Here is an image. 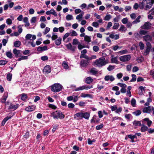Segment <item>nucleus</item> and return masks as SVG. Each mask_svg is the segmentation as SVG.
I'll list each match as a JSON object with an SVG mask.
<instances>
[{"label": "nucleus", "mask_w": 154, "mask_h": 154, "mask_svg": "<svg viewBox=\"0 0 154 154\" xmlns=\"http://www.w3.org/2000/svg\"><path fill=\"white\" fill-rule=\"evenodd\" d=\"M35 108V106L33 105H32L26 107L25 110L28 112H31L34 110Z\"/></svg>", "instance_id": "obj_15"}, {"label": "nucleus", "mask_w": 154, "mask_h": 154, "mask_svg": "<svg viewBox=\"0 0 154 154\" xmlns=\"http://www.w3.org/2000/svg\"><path fill=\"white\" fill-rule=\"evenodd\" d=\"M80 58H84L86 59L87 60H90V57H89L88 56L85 55L83 56L82 55H80Z\"/></svg>", "instance_id": "obj_45"}, {"label": "nucleus", "mask_w": 154, "mask_h": 154, "mask_svg": "<svg viewBox=\"0 0 154 154\" xmlns=\"http://www.w3.org/2000/svg\"><path fill=\"white\" fill-rule=\"evenodd\" d=\"M7 63V61L5 60H0V65H5Z\"/></svg>", "instance_id": "obj_60"}, {"label": "nucleus", "mask_w": 154, "mask_h": 154, "mask_svg": "<svg viewBox=\"0 0 154 154\" xmlns=\"http://www.w3.org/2000/svg\"><path fill=\"white\" fill-rule=\"evenodd\" d=\"M90 95L88 94H84L82 93L81 94V97H90Z\"/></svg>", "instance_id": "obj_55"}, {"label": "nucleus", "mask_w": 154, "mask_h": 154, "mask_svg": "<svg viewBox=\"0 0 154 154\" xmlns=\"http://www.w3.org/2000/svg\"><path fill=\"white\" fill-rule=\"evenodd\" d=\"M79 42L77 39H74L73 40L72 45H76L79 43Z\"/></svg>", "instance_id": "obj_46"}, {"label": "nucleus", "mask_w": 154, "mask_h": 154, "mask_svg": "<svg viewBox=\"0 0 154 154\" xmlns=\"http://www.w3.org/2000/svg\"><path fill=\"white\" fill-rule=\"evenodd\" d=\"M134 125L135 126H140L142 125V124L141 123V121H137L136 120L134 121L133 123Z\"/></svg>", "instance_id": "obj_25"}, {"label": "nucleus", "mask_w": 154, "mask_h": 154, "mask_svg": "<svg viewBox=\"0 0 154 154\" xmlns=\"http://www.w3.org/2000/svg\"><path fill=\"white\" fill-rule=\"evenodd\" d=\"M140 18L141 16L140 15L132 23L133 24H136L138 23H139L140 21Z\"/></svg>", "instance_id": "obj_30"}, {"label": "nucleus", "mask_w": 154, "mask_h": 154, "mask_svg": "<svg viewBox=\"0 0 154 154\" xmlns=\"http://www.w3.org/2000/svg\"><path fill=\"white\" fill-rule=\"evenodd\" d=\"M21 44V42L19 41H16L14 43V46L16 47H19L20 45Z\"/></svg>", "instance_id": "obj_28"}, {"label": "nucleus", "mask_w": 154, "mask_h": 154, "mask_svg": "<svg viewBox=\"0 0 154 154\" xmlns=\"http://www.w3.org/2000/svg\"><path fill=\"white\" fill-rule=\"evenodd\" d=\"M51 116L53 117L54 119H62L64 118L65 116L60 111H56L51 113Z\"/></svg>", "instance_id": "obj_4"}, {"label": "nucleus", "mask_w": 154, "mask_h": 154, "mask_svg": "<svg viewBox=\"0 0 154 154\" xmlns=\"http://www.w3.org/2000/svg\"><path fill=\"white\" fill-rule=\"evenodd\" d=\"M112 16L109 14H106L103 20L105 21H109L111 18Z\"/></svg>", "instance_id": "obj_26"}, {"label": "nucleus", "mask_w": 154, "mask_h": 154, "mask_svg": "<svg viewBox=\"0 0 154 154\" xmlns=\"http://www.w3.org/2000/svg\"><path fill=\"white\" fill-rule=\"evenodd\" d=\"M103 126V124H101L100 125L97 126L96 127V129L97 130H99L101 129Z\"/></svg>", "instance_id": "obj_58"}, {"label": "nucleus", "mask_w": 154, "mask_h": 154, "mask_svg": "<svg viewBox=\"0 0 154 154\" xmlns=\"http://www.w3.org/2000/svg\"><path fill=\"white\" fill-rule=\"evenodd\" d=\"M93 80V79L91 77H88L86 78L85 82L87 84H89L92 82Z\"/></svg>", "instance_id": "obj_23"}, {"label": "nucleus", "mask_w": 154, "mask_h": 154, "mask_svg": "<svg viewBox=\"0 0 154 154\" xmlns=\"http://www.w3.org/2000/svg\"><path fill=\"white\" fill-rule=\"evenodd\" d=\"M150 49L146 48V50L143 53V54L145 56H146L148 55L150 51Z\"/></svg>", "instance_id": "obj_41"}, {"label": "nucleus", "mask_w": 154, "mask_h": 154, "mask_svg": "<svg viewBox=\"0 0 154 154\" xmlns=\"http://www.w3.org/2000/svg\"><path fill=\"white\" fill-rule=\"evenodd\" d=\"M20 50H17L16 49H14L13 50V53L15 55V56L16 57H18L19 54L20 53Z\"/></svg>", "instance_id": "obj_27"}, {"label": "nucleus", "mask_w": 154, "mask_h": 154, "mask_svg": "<svg viewBox=\"0 0 154 154\" xmlns=\"http://www.w3.org/2000/svg\"><path fill=\"white\" fill-rule=\"evenodd\" d=\"M152 45L149 42H147L146 43V48L149 49H151Z\"/></svg>", "instance_id": "obj_52"}, {"label": "nucleus", "mask_w": 154, "mask_h": 154, "mask_svg": "<svg viewBox=\"0 0 154 154\" xmlns=\"http://www.w3.org/2000/svg\"><path fill=\"white\" fill-rule=\"evenodd\" d=\"M109 37L111 38L114 39L116 40L118 39L119 38V35H114L113 34H111L109 35Z\"/></svg>", "instance_id": "obj_21"}, {"label": "nucleus", "mask_w": 154, "mask_h": 154, "mask_svg": "<svg viewBox=\"0 0 154 154\" xmlns=\"http://www.w3.org/2000/svg\"><path fill=\"white\" fill-rule=\"evenodd\" d=\"M132 78L130 80V82H135L136 80L137 77L135 75L133 74L131 75Z\"/></svg>", "instance_id": "obj_42"}, {"label": "nucleus", "mask_w": 154, "mask_h": 154, "mask_svg": "<svg viewBox=\"0 0 154 154\" xmlns=\"http://www.w3.org/2000/svg\"><path fill=\"white\" fill-rule=\"evenodd\" d=\"M119 26V24L118 23H115L114 24L113 26L112 27L113 29H118Z\"/></svg>", "instance_id": "obj_48"}, {"label": "nucleus", "mask_w": 154, "mask_h": 154, "mask_svg": "<svg viewBox=\"0 0 154 154\" xmlns=\"http://www.w3.org/2000/svg\"><path fill=\"white\" fill-rule=\"evenodd\" d=\"M27 98L26 95L25 94H23L21 95V99L23 100H25Z\"/></svg>", "instance_id": "obj_56"}, {"label": "nucleus", "mask_w": 154, "mask_h": 154, "mask_svg": "<svg viewBox=\"0 0 154 154\" xmlns=\"http://www.w3.org/2000/svg\"><path fill=\"white\" fill-rule=\"evenodd\" d=\"M139 46L140 47V49L141 50L144 49L145 45L142 42H140L139 43Z\"/></svg>", "instance_id": "obj_38"}, {"label": "nucleus", "mask_w": 154, "mask_h": 154, "mask_svg": "<svg viewBox=\"0 0 154 154\" xmlns=\"http://www.w3.org/2000/svg\"><path fill=\"white\" fill-rule=\"evenodd\" d=\"M91 25L93 26L96 28L98 27L99 26L98 23L97 22H93Z\"/></svg>", "instance_id": "obj_49"}, {"label": "nucleus", "mask_w": 154, "mask_h": 154, "mask_svg": "<svg viewBox=\"0 0 154 154\" xmlns=\"http://www.w3.org/2000/svg\"><path fill=\"white\" fill-rule=\"evenodd\" d=\"M115 68V66L110 65L107 67V69L109 71H110L114 69Z\"/></svg>", "instance_id": "obj_59"}, {"label": "nucleus", "mask_w": 154, "mask_h": 154, "mask_svg": "<svg viewBox=\"0 0 154 154\" xmlns=\"http://www.w3.org/2000/svg\"><path fill=\"white\" fill-rule=\"evenodd\" d=\"M144 40L146 42L150 41L152 39V37L149 35H147L144 36L143 37Z\"/></svg>", "instance_id": "obj_17"}, {"label": "nucleus", "mask_w": 154, "mask_h": 154, "mask_svg": "<svg viewBox=\"0 0 154 154\" xmlns=\"http://www.w3.org/2000/svg\"><path fill=\"white\" fill-rule=\"evenodd\" d=\"M154 3V0H143L140 4L139 7L141 9L146 10L150 9Z\"/></svg>", "instance_id": "obj_1"}, {"label": "nucleus", "mask_w": 154, "mask_h": 154, "mask_svg": "<svg viewBox=\"0 0 154 154\" xmlns=\"http://www.w3.org/2000/svg\"><path fill=\"white\" fill-rule=\"evenodd\" d=\"M18 106L17 104L14 105L13 104H11L9 107L8 109H12L14 110L17 109L18 108Z\"/></svg>", "instance_id": "obj_16"}, {"label": "nucleus", "mask_w": 154, "mask_h": 154, "mask_svg": "<svg viewBox=\"0 0 154 154\" xmlns=\"http://www.w3.org/2000/svg\"><path fill=\"white\" fill-rule=\"evenodd\" d=\"M28 59V56H22L20 58L18 59L17 61H20L23 60H26Z\"/></svg>", "instance_id": "obj_44"}, {"label": "nucleus", "mask_w": 154, "mask_h": 154, "mask_svg": "<svg viewBox=\"0 0 154 154\" xmlns=\"http://www.w3.org/2000/svg\"><path fill=\"white\" fill-rule=\"evenodd\" d=\"M148 132L149 134H152L154 133V129L152 128H148Z\"/></svg>", "instance_id": "obj_64"}, {"label": "nucleus", "mask_w": 154, "mask_h": 154, "mask_svg": "<svg viewBox=\"0 0 154 154\" xmlns=\"http://www.w3.org/2000/svg\"><path fill=\"white\" fill-rule=\"evenodd\" d=\"M131 105L132 106L134 107H135L136 100L134 98L132 99L131 101Z\"/></svg>", "instance_id": "obj_40"}, {"label": "nucleus", "mask_w": 154, "mask_h": 154, "mask_svg": "<svg viewBox=\"0 0 154 154\" xmlns=\"http://www.w3.org/2000/svg\"><path fill=\"white\" fill-rule=\"evenodd\" d=\"M62 86L59 83H55L51 86V91L54 92H59L62 89Z\"/></svg>", "instance_id": "obj_6"}, {"label": "nucleus", "mask_w": 154, "mask_h": 154, "mask_svg": "<svg viewBox=\"0 0 154 154\" xmlns=\"http://www.w3.org/2000/svg\"><path fill=\"white\" fill-rule=\"evenodd\" d=\"M148 32L147 31L140 30L139 32V34L141 35H146L148 33Z\"/></svg>", "instance_id": "obj_37"}, {"label": "nucleus", "mask_w": 154, "mask_h": 154, "mask_svg": "<svg viewBox=\"0 0 154 154\" xmlns=\"http://www.w3.org/2000/svg\"><path fill=\"white\" fill-rule=\"evenodd\" d=\"M141 113V111L140 110H138L133 112V114L137 116L140 115Z\"/></svg>", "instance_id": "obj_32"}, {"label": "nucleus", "mask_w": 154, "mask_h": 154, "mask_svg": "<svg viewBox=\"0 0 154 154\" xmlns=\"http://www.w3.org/2000/svg\"><path fill=\"white\" fill-rule=\"evenodd\" d=\"M50 30V28L48 27L45 28V31L43 32L44 35H45L48 33Z\"/></svg>", "instance_id": "obj_62"}, {"label": "nucleus", "mask_w": 154, "mask_h": 154, "mask_svg": "<svg viewBox=\"0 0 154 154\" xmlns=\"http://www.w3.org/2000/svg\"><path fill=\"white\" fill-rule=\"evenodd\" d=\"M66 19L67 20H71L73 19L72 16L71 14H68L66 17Z\"/></svg>", "instance_id": "obj_43"}, {"label": "nucleus", "mask_w": 154, "mask_h": 154, "mask_svg": "<svg viewBox=\"0 0 154 154\" xmlns=\"http://www.w3.org/2000/svg\"><path fill=\"white\" fill-rule=\"evenodd\" d=\"M152 24L149 22H146L140 28L143 29H148L151 28Z\"/></svg>", "instance_id": "obj_9"}, {"label": "nucleus", "mask_w": 154, "mask_h": 154, "mask_svg": "<svg viewBox=\"0 0 154 154\" xmlns=\"http://www.w3.org/2000/svg\"><path fill=\"white\" fill-rule=\"evenodd\" d=\"M66 46L68 49H69L72 51H75V47L72 46L70 43H69V44L66 45Z\"/></svg>", "instance_id": "obj_19"}, {"label": "nucleus", "mask_w": 154, "mask_h": 154, "mask_svg": "<svg viewBox=\"0 0 154 154\" xmlns=\"http://www.w3.org/2000/svg\"><path fill=\"white\" fill-rule=\"evenodd\" d=\"M143 123L141 125V127L140 129V131L142 132H144L146 131H148V128L145 125L146 122H147V125L148 127H150L152 124V122L150 120L149 118H146L142 119L141 121Z\"/></svg>", "instance_id": "obj_3"}, {"label": "nucleus", "mask_w": 154, "mask_h": 154, "mask_svg": "<svg viewBox=\"0 0 154 154\" xmlns=\"http://www.w3.org/2000/svg\"><path fill=\"white\" fill-rule=\"evenodd\" d=\"M70 33L68 32H67L63 36V41H65V39L68 37L69 35H70Z\"/></svg>", "instance_id": "obj_54"}, {"label": "nucleus", "mask_w": 154, "mask_h": 154, "mask_svg": "<svg viewBox=\"0 0 154 154\" xmlns=\"http://www.w3.org/2000/svg\"><path fill=\"white\" fill-rule=\"evenodd\" d=\"M62 65L64 69H68L69 66L67 62L65 61H63L62 63Z\"/></svg>", "instance_id": "obj_31"}, {"label": "nucleus", "mask_w": 154, "mask_h": 154, "mask_svg": "<svg viewBox=\"0 0 154 154\" xmlns=\"http://www.w3.org/2000/svg\"><path fill=\"white\" fill-rule=\"evenodd\" d=\"M44 72L46 73H49L51 71V69L49 66H45L44 69Z\"/></svg>", "instance_id": "obj_18"}, {"label": "nucleus", "mask_w": 154, "mask_h": 154, "mask_svg": "<svg viewBox=\"0 0 154 154\" xmlns=\"http://www.w3.org/2000/svg\"><path fill=\"white\" fill-rule=\"evenodd\" d=\"M11 116H7L5 118H4V119L3 120L1 123L2 126H4L5 123H6V122L9 119H10L11 118Z\"/></svg>", "instance_id": "obj_22"}, {"label": "nucleus", "mask_w": 154, "mask_h": 154, "mask_svg": "<svg viewBox=\"0 0 154 154\" xmlns=\"http://www.w3.org/2000/svg\"><path fill=\"white\" fill-rule=\"evenodd\" d=\"M12 75L10 73H8L7 75L6 78L7 80L9 81H10L11 80Z\"/></svg>", "instance_id": "obj_35"}, {"label": "nucleus", "mask_w": 154, "mask_h": 154, "mask_svg": "<svg viewBox=\"0 0 154 154\" xmlns=\"http://www.w3.org/2000/svg\"><path fill=\"white\" fill-rule=\"evenodd\" d=\"M119 30L120 31L122 32L124 31H125L126 29L125 27L123 25H122Z\"/></svg>", "instance_id": "obj_50"}, {"label": "nucleus", "mask_w": 154, "mask_h": 154, "mask_svg": "<svg viewBox=\"0 0 154 154\" xmlns=\"http://www.w3.org/2000/svg\"><path fill=\"white\" fill-rule=\"evenodd\" d=\"M115 79L114 77L112 75H107L104 77V80L106 81L110 80L111 82H112Z\"/></svg>", "instance_id": "obj_11"}, {"label": "nucleus", "mask_w": 154, "mask_h": 154, "mask_svg": "<svg viewBox=\"0 0 154 154\" xmlns=\"http://www.w3.org/2000/svg\"><path fill=\"white\" fill-rule=\"evenodd\" d=\"M84 40L88 43H89L91 42V38L90 36L85 35V38Z\"/></svg>", "instance_id": "obj_33"}, {"label": "nucleus", "mask_w": 154, "mask_h": 154, "mask_svg": "<svg viewBox=\"0 0 154 154\" xmlns=\"http://www.w3.org/2000/svg\"><path fill=\"white\" fill-rule=\"evenodd\" d=\"M62 38L60 37H59L55 42V44L57 45H59L61 43Z\"/></svg>", "instance_id": "obj_29"}, {"label": "nucleus", "mask_w": 154, "mask_h": 154, "mask_svg": "<svg viewBox=\"0 0 154 154\" xmlns=\"http://www.w3.org/2000/svg\"><path fill=\"white\" fill-rule=\"evenodd\" d=\"M36 17H32L30 20V22L33 24L35 23L36 21Z\"/></svg>", "instance_id": "obj_57"}, {"label": "nucleus", "mask_w": 154, "mask_h": 154, "mask_svg": "<svg viewBox=\"0 0 154 154\" xmlns=\"http://www.w3.org/2000/svg\"><path fill=\"white\" fill-rule=\"evenodd\" d=\"M8 97V93H5L1 99V101L2 103H6V101Z\"/></svg>", "instance_id": "obj_14"}, {"label": "nucleus", "mask_w": 154, "mask_h": 154, "mask_svg": "<svg viewBox=\"0 0 154 154\" xmlns=\"http://www.w3.org/2000/svg\"><path fill=\"white\" fill-rule=\"evenodd\" d=\"M89 60H82L80 63V66L85 67L88 65Z\"/></svg>", "instance_id": "obj_10"}, {"label": "nucleus", "mask_w": 154, "mask_h": 154, "mask_svg": "<svg viewBox=\"0 0 154 154\" xmlns=\"http://www.w3.org/2000/svg\"><path fill=\"white\" fill-rule=\"evenodd\" d=\"M90 116V113L88 112H83V118H84L86 119H88Z\"/></svg>", "instance_id": "obj_20"}, {"label": "nucleus", "mask_w": 154, "mask_h": 154, "mask_svg": "<svg viewBox=\"0 0 154 154\" xmlns=\"http://www.w3.org/2000/svg\"><path fill=\"white\" fill-rule=\"evenodd\" d=\"M71 34L70 35L71 36H77L78 35V34L74 30H72V32Z\"/></svg>", "instance_id": "obj_61"}, {"label": "nucleus", "mask_w": 154, "mask_h": 154, "mask_svg": "<svg viewBox=\"0 0 154 154\" xmlns=\"http://www.w3.org/2000/svg\"><path fill=\"white\" fill-rule=\"evenodd\" d=\"M12 20L10 18H8L6 20V23L8 25H10L12 24Z\"/></svg>", "instance_id": "obj_51"}, {"label": "nucleus", "mask_w": 154, "mask_h": 154, "mask_svg": "<svg viewBox=\"0 0 154 154\" xmlns=\"http://www.w3.org/2000/svg\"><path fill=\"white\" fill-rule=\"evenodd\" d=\"M128 51L126 49H125L119 51L118 53L120 54H127L128 53Z\"/></svg>", "instance_id": "obj_53"}, {"label": "nucleus", "mask_w": 154, "mask_h": 154, "mask_svg": "<svg viewBox=\"0 0 154 154\" xmlns=\"http://www.w3.org/2000/svg\"><path fill=\"white\" fill-rule=\"evenodd\" d=\"M152 107L148 106V107H145L143 109V112L144 113H149L151 112Z\"/></svg>", "instance_id": "obj_12"}, {"label": "nucleus", "mask_w": 154, "mask_h": 154, "mask_svg": "<svg viewBox=\"0 0 154 154\" xmlns=\"http://www.w3.org/2000/svg\"><path fill=\"white\" fill-rule=\"evenodd\" d=\"M131 57L129 55H126L121 56L119 57V60L123 62H126L129 61L131 60Z\"/></svg>", "instance_id": "obj_7"}, {"label": "nucleus", "mask_w": 154, "mask_h": 154, "mask_svg": "<svg viewBox=\"0 0 154 154\" xmlns=\"http://www.w3.org/2000/svg\"><path fill=\"white\" fill-rule=\"evenodd\" d=\"M25 43L26 45H31L32 47H34L35 46V44H34L33 40L36 38L35 35L28 34L25 36Z\"/></svg>", "instance_id": "obj_2"}, {"label": "nucleus", "mask_w": 154, "mask_h": 154, "mask_svg": "<svg viewBox=\"0 0 154 154\" xmlns=\"http://www.w3.org/2000/svg\"><path fill=\"white\" fill-rule=\"evenodd\" d=\"M117 85L122 87V88H126L127 86L126 84L121 83H119Z\"/></svg>", "instance_id": "obj_47"}, {"label": "nucleus", "mask_w": 154, "mask_h": 154, "mask_svg": "<svg viewBox=\"0 0 154 154\" xmlns=\"http://www.w3.org/2000/svg\"><path fill=\"white\" fill-rule=\"evenodd\" d=\"M122 22L124 24H126L128 22V19L127 18H124L122 20Z\"/></svg>", "instance_id": "obj_63"}, {"label": "nucleus", "mask_w": 154, "mask_h": 154, "mask_svg": "<svg viewBox=\"0 0 154 154\" xmlns=\"http://www.w3.org/2000/svg\"><path fill=\"white\" fill-rule=\"evenodd\" d=\"M94 63L97 66L99 67H102L108 63L107 61L105 60V58L104 57H101L99 59L96 60Z\"/></svg>", "instance_id": "obj_5"}, {"label": "nucleus", "mask_w": 154, "mask_h": 154, "mask_svg": "<svg viewBox=\"0 0 154 154\" xmlns=\"http://www.w3.org/2000/svg\"><path fill=\"white\" fill-rule=\"evenodd\" d=\"M82 14H80L79 15H77L76 17V19L79 20V21L80 20V19H82L84 14V12L82 11Z\"/></svg>", "instance_id": "obj_39"}, {"label": "nucleus", "mask_w": 154, "mask_h": 154, "mask_svg": "<svg viewBox=\"0 0 154 154\" xmlns=\"http://www.w3.org/2000/svg\"><path fill=\"white\" fill-rule=\"evenodd\" d=\"M47 46H45L43 47L39 46V51H42L47 50Z\"/></svg>", "instance_id": "obj_34"}, {"label": "nucleus", "mask_w": 154, "mask_h": 154, "mask_svg": "<svg viewBox=\"0 0 154 154\" xmlns=\"http://www.w3.org/2000/svg\"><path fill=\"white\" fill-rule=\"evenodd\" d=\"M111 62L112 63L118 64L119 61L118 60L117 57H112L111 59Z\"/></svg>", "instance_id": "obj_24"}, {"label": "nucleus", "mask_w": 154, "mask_h": 154, "mask_svg": "<svg viewBox=\"0 0 154 154\" xmlns=\"http://www.w3.org/2000/svg\"><path fill=\"white\" fill-rule=\"evenodd\" d=\"M7 56L9 58L11 59L12 57V54L11 51H7L6 52Z\"/></svg>", "instance_id": "obj_36"}, {"label": "nucleus", "mask_w": 154, "mask_h": 154, "mask_svg": "<svg viewBox=\"0 0 154 154\" xmlns=\"http://www.w3.org/2000/svg\"><path fill=\"white\" fill-rule=\"evenodd\" d=\"M93 88L92 85L88 86L86 85H83L82 86H81L79 87H78L75 90V91H79L83 90L84 89L87 90L89 89H91Z\"/></svg>", "instance_id": "obj_8"}, {"label": "nucleus", "mask_w": 154, "mask_h": 154, "mask_svg": "<svg viewBox=\"0 0 154 154\" xmlns=\"http://www.w3.org/2000/svg\"><path fill=\"white\" fill-rule=\"evenodd\" d=\"M77 118H78L77 119H82L83 118V112H78V113H76L74 115V118L76 119Z\"/></svg>", "instance_id": "obj_13"}]
</instances>
